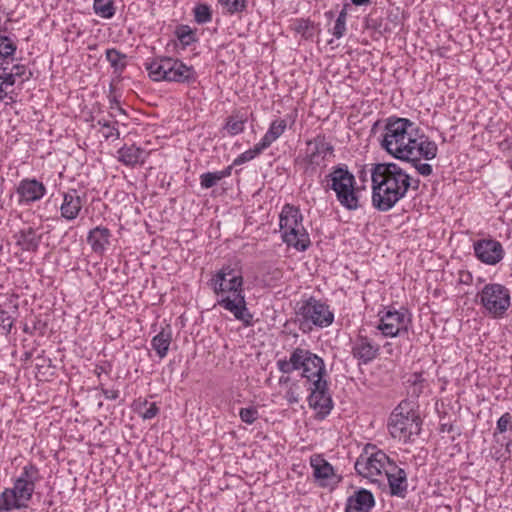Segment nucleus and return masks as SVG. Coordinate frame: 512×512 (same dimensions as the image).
Instances as JSON below:
<instances>
[{
  "instance_id": "1",
  "label": "nucleus",
  "mask_w": 512,
  "mask_h": 512,
  "mask_svg": "<svg viewBox=\"0 0 512 512\" xmlns=\"http://www.w3.org/2000/svg\"><path fill=\"white\" fill-rule=\"evenodd\" d=\"M372 206L380 211L391 210L403 199L410 187L419 188L420 180L413 179L395 163H377L371 169Z\"/></svg>"
},
{
  "instance_id": "2",
  "label": "nucleus",
  "mask_w": 512,
  "mask_h": 512,
  "mask_svg": "<svg viewBox=\"0 0 512 512\" xmlns=\"http://www.w3.org/2000/svg\"><path fill=\"white\" fill-rule=\"evenodd\" d=\"M381 147L394 158H410L422 152H430L428 136L411 120L401 117L386 119Z\"/></svg>"
},
{
  "instance_id": "3",
  "label": "nucleus",
  "mask_w": 512,
  "mask_h": 512,
  "mask_svg": "<svg viewBox=\"0 0 512 512\" xmlns=\"http://www.w3.org/2000/svg\"><path fill=\"white\" fill-rule=\"evenodd\" d=\"M243 277L231 266H224L217 271L208 282L213 292L221 296L217 305L233 314L245 327L253 325V315L247 308Z\"/></svg>"
},
{
  "instance_id": "4",
  "label": "nucleus",
  "mask_w": 512,
  "mask_h": 512,
  "mask_svg": "<svg viewBox=\"0 0 512 512\" xmlns=\"http://www.w3.org/2000/svg\"><path fill=\"white\" fill-rule=\"evenodd\" d=\"M322 184L326 191L335 192L337 201L346 210L355 211L361 207L355 176L346 164L333 166Z\"/></svg>"
},
{
  "instance_id": "5",
  "label": "nucleus",
  "mask_w": 512,
  "mask_h": 512,
  "mask_svg": "<svg viewBox=\"0 0 512 512\" xmlns=\"http://www.w3.org/2000/svg\"><path fill=\"white\" fill-rule=\"evenodd\" d=\"M277 368L283 374L301 371V376L309 382L326 376L324 360L310 350L301 347L295 348L289 359H279Z\"/></svg>"
},
{
  "instance_id": "6",
  "label": "nucleus",
  "mask_w": 512,
  "mask_h": 512,
  "mask_svg": "<svg viewBox=\"0 0 512 512\" xmlns=\"http://www.w3.org/2000/svg\"><path fill=\"white\" fill-rule=\"evenodd\" d=\"M145 68L153 81L192 84L197 80V73L193 66H188L172 57H156L145 63Z\"/></svg>"
},
{
  "instance_id": "7",
  "label": "nucleus",
  "mask_w": 512,
  "mask_h": 512,
  "mask_svg": "<svg viewBox=\"0 0 512 512\" xmlns=\"http://www.w3.org/2000/svg\"><path fill=\"white\" fill-rule=\"evenodd\" d=\"M303 215L296 206L286 204L279 216L281 237L284 243L298 251H306L310 245V237L303 226Z\"/></svg>"
},
{
  "instance_id": "8",
  "label": "nucleus",
  "mask_w": 512,
  "mask_h": 512,
  "mask_svg": "<svg viewBox=\"0 0 512 512\" xmlns=\"http://www.w3.org/2000/svg\"><path fill=\"white\" fill-rule=\"evenodd\" d=\"M422 420L419 414L410 407V403L402 401L391 413L388 430L394 439L408 442L412 436L421 431Z\"/></svg>"
},
{
  "instance_id": "9",
  "label": "nucleus",
  "mask_w": 512,
  "mask_h": 512,
  "mask_svg": "<svg viewBox=\"0 0 512 512\" xmlns=\"http://www.w3.org/2000/svg\"><path fill=\"white\" fill-rule=\"evenodd\" d=\"M296 314L300 317L301 329H304L305 325L310 324L325 328L330 326L334 321V313L330 310L329 305L314 297L302 301Z\"/></svg>"
},
{
  "instance_id": "10",
  "label": "nucleus",
  "mask_w": 512,
  "mask_h": 512,
  "mask_svg": "<svg viewBox=\"0 0 512 512\" xmlns=\"http://www.w3.org/2000/svg\"><path fill=\"white\" fill-rule=\"evenodd\" d=\"M477 296L485 311L494 318H502L510 307V292L502 284H486Z\"/></svg>"
},
{
  "instance_id": "11",
  "label": "nucleus",
  "mask_w": 512,
  "mask_h": 512,
  "mask_svg": "<svg viewBox=\"0 0 512 512\" xmlns=\"http://www.w3.org/2000/svg\"><path fill=\"white\" fill-rule=\"evenodd\" d=\"M377 329L385 337H396L407 334L411 325V314L407 309L391 310L379 313Z\"/></svg>"
},
{
  "instance_id": "12",
  "label": "nucleus",
  "mask_w": 512,
  "mask_h": 512,
  "mask_svg": "<svg viewBox=\"0 0 512 512\" xmlns=\"http://www.w3.org/2000/svg\"><path fill=\"white\" fill-rule=\"evenodd\" d=\"M393 463L383 451L372 449L370 452L369 449H365L355 462V470L359 475L374 481V477L380 476Z\"/></svg>"
},
{
  "instance_id": "13",
  "label": "nucleus",
  "mask_w": 512,
  "mask_h": 512,
  "mask_svg": "<svg viewBox=\"0 0 512 512\" xmlns=\"http://www.w3.org/2000/svg\"><path fill=\"white\" fill-rule=\"evenodd\" d=\"M307 149L303 161L306 163L305 172H313L316 167L325 166V162L334 157V146L327 141L326 136L319 134L306 142Z\"/></svg>"
},
{
  "instance_id": "14",
  "label": "nucleus",
  "mask_w": 512,
  "mask_h": 512,
  "mask_svg": "<svg viewBox=\"0 0 512 512\" xmlns=\"http://www.w3.org/2000/svg\"><path fill=\"white\" fill-rule=\"evenodd\" d=\"M310 389L311 393L308 397L309 406L318 411L322 417H325L333 408L327 380L324 377L313 380Z\"/></svg>"
},
{
  "instance_id": "15",
  "label": "nucleus",
  "mask_w": 512,
  "mask_h": 512,
  "mask_svg": "<svg viewBox=\"0 0 512 512\" xmlns=\"http://www.w3.org/2000/svg\"><path fill=\"white\" fill-rule=\"evenodd\" d=\"M39 480V469L30 463L22 468L20 476L15 479L11 489L17 494L18 498L28 504Z\"/></svg>"
},
{
  "instance_id": "16",
  "label": "nucleus",
  "mask_w": 512,
  "mask_h": 512,
  "mask_svg": "<svg viewBox=\"0 0 512 512\" xmlns=\"http://www.w3.org/2000/svg\"><path fill=\"white\" fill-rule=\"evenodd\" d=\"M476 258L487 265H496L504 257L502 244L494 239H480L473 243Z\"/></svg>"
},
{
  "instance_id": "17",
  "label": "nucleus",
  "mask_w": 512,
  "mask_h": 512,
  "mask_svg": "<svg viewBox=\"0 0 512 512\" xmlns=\"http://www.w3.org/2000/svg\"><path fill=\"white\" fill-rule=\"evenodd\" d=\"M380 347L370 338L358 335L352 345L351 354L362 364L372 362L379 354Z\"/></svg>"
},
{
  "instance_id": "18",
  "label": "nucleus",
  "mask_w": 512,
  "mask_h": 512,
  "mask_svg": "<svg viewBox=\"0 0 512 512\" xmlns=\"http://www.w3.org/2000/svg\"><path fill=\"white\" fill-rule=\"evenodd\" d=\"M16 192L19 195L20 202L29 204L42 199L46 194V187L34 178H25L19 182Z\"/></svg>"
},
{
  "instance_id": "19",
  "label": "nucleus",
  "mask_w": 512,
  "mask_h": 512,
  "mask_svg": "<svg viewBox=\"0 0 512 512\" xmlns=\"http://www.w3.org/2000/svg\"><path fill=\"white\" fill-rule=\"evenodd\" d=\"M375 504L373 493L365 488H360L347 498L345 512H371Z\"/></svg>"
},
{
  "instance_id": "20",
  "label": "nucleus",
  "mask_w": 512,
  "mask_h": 512,
  "mask_svg": "<svg viewBox=\"0 0 512 512\" xmlns=\"http://www.w3.org/2000/svg\"><path fill=\"white\" fill-rule=\"evenodd\" d=\"M391 496L405 498L408 489L407 474L404 469L393 463L385 470Z\"/></svg>"
},
{
  "instance_id": "21",
  "label": "nucleus",
  "mask_w": 512,
  "mask_h": 512,
  "mask_svg": "<svg viewBox=\"0 0 512 512\" xmlns=\"http://www.w3.org/2000/svg\"><path fill=\"white\" fill-rule=\"evenodd\" d=\"M83 206V199L76 189H69L63 194V202L60 207L61 216L68 220L78 217Z\"/></svg>"
},
{
  "instance_id": "22",
  "label": "nucleus",
  "mask_w": 512,
  "mask_h": 512,
  "mask_svg": "<svg viewBox=\"0 0 512 512\" xmlns=\"http://www.w3.org/2000/svg\"><path fill=\"white\" fill-rule=\"evenodd\" d=\"M430 152L426 156V154L420 152V155H412L410 158L400 159L401 161H406L412 164V166L416 169V171L422 176H430L433 172V168L428 163H422L421 160L424 159L426 161L432 160L437 156L438 146L435 141L431 140L428 137Z\"/></svg>"
},
{
  "instance_id": "23",
  "label": "nucleus",
  "mask_w": 512,
  "mask_h": 512,
  "mask_svg": "<svg viewBox=\"0 0 512 512\" xmlns=\"http://www.w3.org/2000/svg\"><path fill=\"white\" fill-rule=\"evenodd\" d=\"M15 243L23 251L35 252L38 250L42 235L37 233V230L32 227H25L20 229L14 235Z\"/></svg>"
},
{
  "instance_id": "24",
  "label": "nucleus",
  "mask_w": 512,
  "mask_h": 512,
  "mask_svg": "<svg viewBox=\"0 0 512 512\" xmlns=\"http://www.w3.org/2000/svg\"><path fill=\"white\" fill-rule=\"evenodd\" d=\"M310 465L313 468V475L319 481L320 486H327L335 476L333 466L320 455L310 458Z\"/></svg>"
},
{
  "instance_id": "25",
  "label": "nucleus",
  "mask_w": 512,
  "mask_h": 512,
  "mask_svg": "<svg viewBox=\"0 0 512 512\" xmlns=\"http://www.w3.org/2000/svg\"><path fill=\"white\" fill-rule=\"evenodd\" d=\"M111 232L108 228L97 226L89 231L87 242L90 244L94 253L103 254L106 247L109 245Z\"/></svg>"
},
{
  "instance_id": "26",
  "label": "nucleus",
  "mask_w": 512,
  "mask_h": 512,
  "mask_svg": "<svg viewBox=\"0 0 512 512\" xmlns=\"http://www.w3.org/2000/svg\"><path fill=\"white\" fill-rule=\"evenodd\" d=\"M118 160L126 166H135L145 161L146 152L142 148L132 145H124L118 151Z\"/></svg>"
},
{
  "instance_id": "27",
  "label": "nucleus",
  "mask_w": 512,
  "mask_h": 512,
  "mask_svg": "<svg viewBox=\"0 0 512 512\" xmlns=\"http://www.w3.org/2000/svg\"><path fill=\"white\" fill-rule=\"evenodd\" d=\"M172 342V330L170 326L162 328L151 340V347L160 359L167 356Z\"/></svg>"
},
{
  "instance_id": "28",
  "label": "nucleus",
  "mask_w": 512,
  "mask_h": 512,
  "mask_svg": "<svg viewBox=\"0 0 512 512\" xmlns=\"http://www.w3.org/2000/svg\"><path fill=\"white\" fill-rule=\"evenodd\" d=\"M27 507V503L18 498L11 488L4 489L0 495V512H10Z\"/></svg>"
},
{
  "instance_id": "29",
  "label": "nucleus",
  "mask_w": 512,
  "mask_h": 512,
  "mask_svg": "<svg viewBox=\"0 0 512 512\" xmlns=\"http://www.w3.org/2000/svg\"><path fill=\"white\" fill-rule=\"evenodd\" d=\"M287 122L285 119H276L271 122L267 132L259 141L265 149H267L274 141H276L286 130Z\"/></svg>"
},
{
  "instance_id": "30",
  "label": "nucleus",
  "mask_w": 512,
  "mask_h": 512,
  "mask_svg": "<svg viewBox=\"0 0 512 512\" xmlns=\"http://www.w3.org/2000/svg\"><path fill=\"white\" fill-rule=\"evenodd\" d=\"M106 59L114 70V73L121 74L127 66V55L121 53L115 48L107 49L105 52Z\"/></svg>"
},
{
  "instance_id": "31",
  "label": "nucleus",
  "mask_w": 512,
  "mask_h": 512,
  "mask_svg": "<svg viewBox=\"0 0 512 512\" xmlns=\"http://www.w3.org/2000/svg\"><path fill=\"white\" fill-rule=\"evenodd\" d=\"M16 50L17 45L13 39L9 36L0 34V58L5 64H8V60H14Z\"/></svg>"
},
{
  "instance_id": "32",
  "label": "nucleus",
  "mask_w": 512,
  "mask_h": 512,
  "mask_svg": "<svg viewBox=\"0 0 512 512\" xmlns=\"http://www.w3.org/2000/svg\"><path fill=\"white\" fill-rule=\"evenodd\" d=\"M93 11L104 19H111L116 13L113 0H93Z\"/></svg>"
},
{
  "instance_id": "33",
  "label": "nucleus",
  "mask_w": 512,
  "mask_h": 512,
  "mask_svg": "<svg viewBox=\"0 0 512 512\" xmlns=\"http://www.w3.org/2000/svg\"><path fill=\"white\" fill-rule=\"evenodd\" d=\"M246 121L247 119L244 115H240L239 113L232 114L227 118L224 128L229 135L235 136L244 131Z\"/></svg>"
},
{
  "instance_id": "34",
  "label": "nucleus",
  "mask_w": 512,
  "mask_h": 512,
  "mask_svg": "<svg viewBox=\"0 0 512 512\" xmlns=\"http://www.w3.org/2000/svg\"><path fill=\"white\" fill-rule=\"evenodd\" d=\"M134 405L135 412L144 420H150L159 413V407L155 402L143 400L136 402Z\"/></svg>"
},
{
  "instance_id": "35",
  "label": "nucleus",
  "mask_w": 512,
  "mask_h": 512,
  "mask_svg": "<svg viewBox=\"0 0 512 512\" xmlns=\"http://www.w3.org/2000/svg\"><path fill=\"white\" fill-rule=\"evenodd\" d=\"M175 35L183 47H187L197 41L195 30L191 29L188 25H179L175 30Z\"/></svg>"
},
{
  "instance_id": "36",
  "label": "nucleus",
  "mask_w": 512,
  "mask_h": 512,
  "mask_svg": "<svg viewBox=\"0 0 512 512\" xmlns=\"http://www.w3.org/2000/svg\"><path fill=\"white\" fill-rule=\"evenodd\" d=\"M97 124L101 127V133L105 139H118L120 137L119 130L116 127L118 124L117 121L112 122L101 118L97 121Z\"/></svg>"
},
{
  "instance_id": "37",
  "label": "nucleus",
  "mask_w": 512,
  "mask_h": 512,
  "mask_svg": "<svg viewBox=\"0 0 512 512\" xmlns=\"http://www.w3.org/2000/svg\"><path fill=\"white\" fill-rule=\"evenodd\" d=\"M218 3L227 14L233 15L243 12L248 0H218Z\"/></svg>"
},
{
  "instance_id": "38",
  "label": "nucleus",
  "mask_w": 512,
  "mask_h": 512,
  "mask_svg": "<svg viewBox=\"0 0 512 512\" xmlns=\"http://www.w3.org/2000/svg\"><path fill=\"white\" fill-rule=\"evenodd\" d=\"M294 30L304 39H311L314 35L315 24L309 19H297L294 24Z\"/></svg>"
},
{
  "instance_id": "39",
  "label": "nucleus",
  "mask_w": 512,
  "mask_h": 512,
  "mask_svg": "<svg viewBox=\"0 0 512 512\" xmlns=\"http://www.w3.org/2000/svg\"><path fill=\"white\" fill-rule=\"evenodd\" d=\"M265 150V147L261 145L260 142L254 145L253 148L246 150L245 152L241 153L236 159L233 161L234 166L242 165L258 155H260Z\"/></svg>"
},
{
  "instance_id": "40",
  "label": "nucleus",
  "mask_w": 512,
  "mask_h": 512,
  "mask_svg": "<svg viewBox=\"0 0 512 512\" xmlns=\"http://www.w3.org/2000/svg\"><path fill=\"white\" fill-rule=\"evenodd\" d=\"M194 19L198 24H206L212 20V11L207 4H197L194 9Z\"/></svg>"
},
{
  "instance_id": "41",
  "label": "nucleus",
  "mask_w": 512,
  "mask_h": 512,
  "mask_svg": "<svg viewBox=\"0 0 512 512\" xmlns=\"http://www.w3.org/2000/svg\"><path fill=\"white\" fill-rule=\"evenodd\" d=\"M239 417L242 422L246 424H253L259 418V412L256 407L241 408L239 411Z\"/></svg>"
},
{
  "instance_id": "42",
  "label": "nucleus",
  "mask_w": 512,
  "mask_h": 512,
  "mask_svg": "<svg viewBox=\"0 0 512 512\" xmlns=\"http://www.w3.org/2000/svg\"><path fill=\"white\" fill-rule=\"evenodd\" d=\"M220 176L217 171L215 172H206L200 175V186L203 189H209L220 181Z\"/></svg>"
},
{
  "instance_id": "43",
  "label": "nucleus",
  "mask_w": 512,
  "mask_h": 512,
  "mask_svg": "<svg viewBox=\"0 0 512 512\" xmlns=\"http://www.w3.org/2000/svg\"><path fill=\"white\" fill-rule=\"evenodd\" d=\"M14 324V318L5 310H0V333L8 335Z\"/></svg>"
},
{
  "instance_id": "44",
  "label": "nucleus",
  "mask_w": 512,
  "mask_h": 512,
  "mask_svg": "<svg viewBox=\"0 0 512 512\" xmlns=\"http://www.w3.org/2000/svg\"><path fill=\"white\" fill-rule=\"evenodd\" d=\"M510 428L512 430V415L508 412L504 413L497 421L496 430L504 433Z\"/></svg>"
},
{
  "instance_id": "45",
  "label": "nucleus",
  "mask_w": 512,
  "mask_h": 512,
  "mask_svg": "<svg viewBox=\"0 0 512 512\" xmlns=\"http://www.w3.org/2000/svg\"><path fill=\"white\" fill-rule=\"evenodd\" d=\"M16 79H17V77H15L13 75V73L9 70V68L6 64L0 74V81L6 87H9V86H13L16 83Z\"/></svg>"
},
{
  "instance_id": "46",
  "label": "nucleus",
  "mask_w": 512,
  "mask_h": 512,
  "mask_svg": "<svg viewBox=\"0 0 512 512\" xmlns=\"http://www.w3.org/2000/svg\"><path fill=\"white\" fill-rule=\"evenodd\" d=\"M346 32V22L340 19H336L334 27L332 29V34L337 39L342 38Z\"/></svg>"
},
{
  "instance_id": "47",
  "label": "nucleus",
  "mask_w": 512,
  "mask_h": 512,
  "mask_svg": "<svg viewBox=\"0 0 512 512\" xmlns=\"http://www.w3.org/2000/svg\"><path fill=\"white\" fill-rule=\"evenodd\" d=\"M10 71L13 73V75L15 77H17V78L25 77V80H28L32 75V73L29 72L28 75L26 76V67L21 64L13 65V67L10 69Z\"/></svg>"
},
{
  "instance_id": "48",
  "label": "nucleus",
  "mask_w": 512,
  "mask_h": 512,
  "mask_svg": "<svg viewBox=\"0 0 512 512\" xmlns=\"http://www.w3.org/2000/svg\"><path fill=\"white\" fill-rule=\"evenodd\" d=\"M109 103H110V109L112 111H115L119 114L125 115V110L120 106L119 101L116 99V97L110 98Z\"/></svg>"
},
{
  "instance_id": "49",
  "label": "nucleus",
  "mask_w": 512,
  "mask_h": 512,
  "mask_svg": "<svg viewBox=\"0 0 512 512\" xmlns=\"http://www.w3.org/2000/svg\"><path fill=\"white\" fill-rule=\"evenodd\" d=\"M101 392L103 393L104 397L109 400H115L119 397V391L117 390H110L101 387Z\"/></svg>"
},
{
  "instance_id": "50",
  "label": "nucleus",
  "mask_w": 512,
  "mask_h": 512,
  "mask_svg": "<svg viewBox=\"0 0 512 512\" xmlns=\"http://www.w3.org/2000/svg\"><path fill=\"white\" fill-rule=\"evenodd\" d=\"M8 87H6L4 84H2V82L0 81V100L1 101H5L7 96H8V93L10 91L7 90Z\"/></svg>"
},
{
  "instance_id": "51",
  "label": "nucleus",
  "mask_w": 512,
  "mask_h": 512,
  "mask_svg": "<svg viewBox=\"0 0 512 512\" xmlns=\"http://www.w3.org/2000/svg\"><path fill=\"white\" fill-rule=\"evenodd\" d=\"M348 6L349 4H344L342 10L339 12L338 14V17L337 19H340L342 21H345L347 20V15H348V12H347V9H348Z\"/></svg>"
},
{
  "instance_id": "52",
  "label": "nucleus",
  "mask_w": 512,
  "mask_h": 512,
  "mask_svg": "<svg viewBox=\"0 0 512 512\" xmlns=\"http://www.w3.org/2000/svg\"><path fill=\"white\" fill-rule=\"evenodd\" d=\"M231 171H232V166H228L221 171H217V173L220 176V179L222 180L226 177H229L231 175Z\"/></svg>"
},
{
  "instance_id": "53",
  "label": "nucleus",
  "mask_w": 512,
  "mask_h": 512,
  "mask_svg": "<svg viewBox=\"0 0 512 512\" xmlns=\"http://www.w3.org/2000/svg\"><path fill=\"white\" fill-rule=\"evenodd\" d=\"M14 102H16V96L13 91H10L6 98V104L14 103Z\"/></svg>"
},
{
  "instance_id": "54",
  "label": "nucleus",
  "mask_w": 512,
  "mask_h": 512,
  "mask_svg": "<svg viewBox=\"0 0 512 512\" xmlns=\"http://www.w3.org/2000/svg\"><path fill=\"white\" fill-rule=\"evenodd\" d=\"M287 400L289 403H297L298 402V398H297V396L294 395L293 392L287 393Z\"/></svg>"
},
{
  "instance_id": "55",
  "label": "nucleus",
  "mask_w": 512,
  "mask_h": 512,
  "mask_svg": "<svg viewBox=\"0 0 512 512\" xmlns=\"http://www.w3.org/2000/svg\"><path fill=\"white\" fill-rule=\"evenodd\" d=\"M351 2L356 6H363L368 5L371 2V0H351Z\"/></svg>"
},
{
  "instance_id": "56",
  "label": "nucleus",
  "mask_w": 512,
  "mask_h": 512,
  "mask_svg": "<svg viewBox=\"0 0 512 512\" xmlns=\"http://www.w3.org/2000/svg\"><path fill=\"white\" fill-rule=\"evenodd\" d=\"M288 381H289V377L281 376L280 379H279L280 383H287Z\"/></svg>"
},
{
  "instance_id": "57",
  "label": "nucleus",
  "mask_w": 512,
  "mask_h": 512,
  "mask_svg": "<svg viewBox=\"0 0 512 512\" xmlns=\"http://www.w3.org/2000/svg\"><path fill=\"white\" fill-rule=\"evenodd\" d=\"M325 16H326L327 18L331 19V18H333L334 14H333V12H332V11H328V12H326V13H325Z\"/></svg>"
},
{
  "instance_id": "58",
  "label": "nucleus",
  "mask_w": 512,
  "mask_h": 512,
  "mask_svg": "<svg viewBox=\"0 0 512 512\" xmlns=\"http://www.w3.org/2000/svg\"><path fill=\"white\" fill-rule=\"evenodd\" d=\"M111 117H116V114L114 112H111Z\"/></svg>"
},
{
  "instance_id": "59",
  "label": "nucleus",
  "mask_w": 512,
  "mask_h": 512,
  "mask_svg": "<svg viewBox=\"0 0 512 512\" xmlns=\"http://www.w3.org/2000/svg\"><path fill=\"white\" fill-rule=\"evenodd\" d=\"M23 330H24V332H28V327L25 326Z\"/></svg>"
}]
</instances>
